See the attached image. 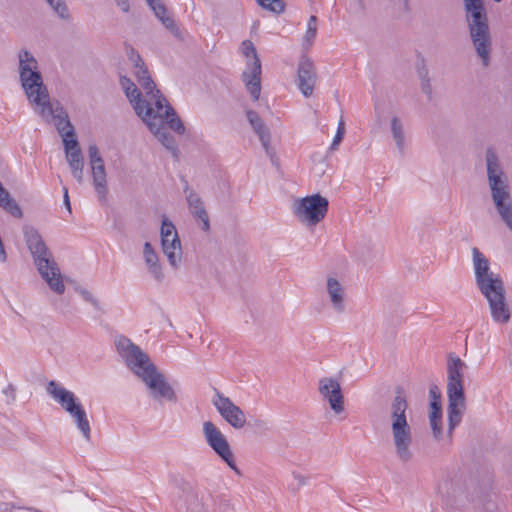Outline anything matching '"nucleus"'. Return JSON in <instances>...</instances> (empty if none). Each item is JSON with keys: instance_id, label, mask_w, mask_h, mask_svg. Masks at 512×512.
<instances>
[{"instance_id": "3", "label": "nucleus", "mask_w": 512, "mask_h": 512, "mask_svg": "<svg viewBox=\"0 0 512 512\" xmlns=\"http://www.w3.org/2000/svg\"><path fill=\"white\" fill-rule=\"evenodd\" d=\"M408 402L401 390H398L387 408V420L396 458L407 464L412 461L413 431L408 422Z\"/></svg>"}, {"instance_id": "26", "label": "nucleus", "mask_w": 512, "mask_h": 512, "mask_svg": "<svg viewBox=\"0 0 512 512\" xmlns=\"http://www.w3.org/2000/svg\"><path fill=\"white\" fill-rule=\"evenodd\" d=\"M187 204L191 214L202 223V230L208 232L210 230L209 215L206 211L203 200L199 194H189L187 197Z\"/></svg>"}, {"instance_id": "41", "label": "nucleus", "mask_w": 512, "mask_h": 512, "mask_svg": "<svg viewBox=\"0 0 512 512\" xmlns=\"http://www.w3.org/2000/svg\"><path fill=\"white\" fill-rule=\"evenodd\" d=\"M345 132H346V130H345V122H344L343 118L341 117L340 120H339V123H338L336 134H335L334 139H333V141L331 143V146L329 148L330 151H334V150H336L338 148L339 144L343 140Z\"/></svg>"}, {"instance_id": "22", "label": "nucleus", "mask_w": 512, "mask_h": 512, "mask_svg": "<svg viewBox=\"0 0 512 512\" xmlns=\"http://www.w3.org/2000/svg\"><path fill=\"white\" fill-rule=\"evenodd\" d=\"M210 500L208 493L189 487L183 490L181 507L186 512H209Z\"/></svg>"}, {"instance_id": "13", "label": "nucleus", "mask_w": 512, "mask_h": 512, "mask_svg": "<svg viewBox=\"0 0 512 512\" xmlns=\"http://www.w3.org/2000/svg\"><path fill=\"white\" fill-rule=\"evenodd\" d=\"M212 403L221 417L234 429H242L246 425V416L243 410L216 389Z\"/></svg>"}, {"instance_id": "55", "label": "nucleus", "mask_w": 512, "mask_h": 512, "mask_svg": "<svg viewBox=\"0 0 512 512\" xmlns=\"http://www.w3.org/2000/svg\"><path fill=\"white\" fill-rule=\"evenodd\" d=\"M494 1H495V2H497V3H499V2H501L502 0H494Z\"/></svg>"}, {"instance_id": "27", "label": "nucleus", "mask_w": 512, "mask_h": 512, "mask_svg": "<svg viewBox=\"0 0 512 512\" xmlns=\"http://www.w3.org/2000/svg\"><path fill=\"white\" fill-rule=\"evenodd\" d=\"M391 135L394 140L395 146L400 155L405 153L407 148V137L404 129L403 122L398 116H393L390 120Z\"/></svg>"}, {"instance_id": "44", "label": "nucleus", "mask_w": 512, "mask_h": 512, "mask_svg": "<svg viewBox=\"0 0 512 512\" xmlns=\"http://www.w3.org/2000/svg\"><path fill=\"white\" fill-rule=\"evenodd\" d=\"M431 429L433 431V435L435 439L439 440L442 437V426H441V418H436L433 420H429Z\"/></svg>"}, {"instance_id": "18", "label": "nucleus", "mask_w": 512, "mask_h": 512, "mask_svg": "<svg viewBox=\"0 0 512 512\" xmlns=\"http://www.w3.org/2000/svg\"><path fill=\"white\" fill-rule=\"evenodd\" d=\"M317 82V73L313 61L302 56L298 64L297 85L303 96L310 97L313 94Z\"/></svg>"}, {"instance_id": "15", "label": "nucleus", "mask_w": 512, "mask_h": 512, "mask_svg": "<svg viewBox=\"0 0 512 512\" xmlns=\"http://www.w3.org/2000/svg\"><path fill=\"white\" fill-rule=\"evenodd\" d=\"M485 162L490 192H507L508 177L503 171L500 159L494 148L488 147L486 149Z\"/></svg>"}, {"instance_id": "53", "label": "nucleus", "mask_w": 512, "mask_h": 512, "mask_svg": "<svg viewBox=\"0 0 512 512\" xmlns=\"http://www.w3.org/2000/svg\"><path fill=\"white\" fill-rule=\"evenodd\" d=\"M99 201L104 204L106 202V194H100Z\"/></svg>"}, {"instance_id": "11", "label": "nucleus", "mask_w": 512, "mask_h": 512, "mask_svg": "<svg viewBox=\"0 0 512 512\" xmlns=\"http://www.w3.org/2000/svg\"><path fill=\"white\" fill-rule=\"evenodd\" d=\"M242 51L247 58L252 57V62L247 64V69L243 72L242 78L252 99L257 101L261 92V62L250 40L242 42Z\"/></svg>"}, {"instance_id": "54", "label": "nucleus", "mask_w": 512, "mask_h": 512, "mask_svg": "<svg viewBox=\"0 0 512 512\" xmlns=\"http://www.w3.org/2000/svg\"><path fill=\"white\" fill-rule=\"evenodd\" d=\"M404 6H405V10L408 11L409 10V0H404Z\"/></svg>"}, {"instance_id": "51", "label": "nucleus", "mask_w": 512, "mask_h": 512, "mask_svg": "<svg viewBox=\"0 0 512 512\" xmlns=\"http://www.w3.org/2000/svg\"><path fill=\"white\" fill-rule=\"evenodd\" d=\"M63 203H64L66 209L68 210V212L71 214L72 209H71L69 194H64V196H63Z\"/></svg>"}, {"instance_id": "49", "label": "nucleus", "mask_w": 512, "mask_h": 512, "mask_svg": "<svg viewBox=\"0 0 512 512\" xmlns=\"http://www.w3.org/2000/svg\"><path fill=\"white\" fill-rule=\"evenodd\" d=\"M429 395L431 397V401H441V395L437 386L430 387Z\"/></svg>"}, {"instance_id": "16", "label": "nucleus", "mask_w": 512, "mask_h": 512, "mask_svg": "<svg viewBox=\"0 0 512 512\" xmlns=\"http://www.w3.org/2000/svg\"><path fill=\"white\" fill-rule=\"evenodd\" d=\"M325 294L334 313L342 315L346 312L347 291L343 282L335 276H328L326 279Z\"/></svg>"}, {"instance_id": "12", "label": "nucleus", "mask_w": 512, "mask_h": 512, "mask_svg": "<svg viewBox=\"0 0 512 512\" xmlns=\"http://www.w3.org/2000/svg\"><path fill=\"white\" fill-rule=\"evenodd\" d=\"M162 251L173 268H178L182 259L181 242L174 224L163 218L161 225Z\"/></svg>"}, {"instance_id": "46", "label": "nucleus", "mask_w": 512, "mask_h": 512, "mask_svg": "<svg viewBox=\"0 0 512 512\" xmlns=\"http://www.w3.org/2000/svg\"><path fill=\"white\" fill-rule=\"evenodd\" d=\"M81 296L83 299L89 303H91L95 308L99 309V302L98 300L90 293L89 291L85 289L79 290Z\"/></svg>"}, {"instance_id": "24", "label": "nucleus", "mask_w": 512, "mask_h": 512, "mask_svg": "<svg viewBox=\"0 0 512 512\" xmlns=\"http://www.w3.org/2000/svg\"><path fill=\"white\" fill-rule=\"evenodd\" d=\"M28 101L32 105L39 107V114L41 117H46V110L50 109V95L48 88L43 82L39 81L38 86L31 85L29 88H22Z\"/></svg>"}, {"instance_id": "32", "label": "nucleus", "mask_w": 512, "mask_h": 512, "mask_svg": "<svg viewBox=\"0 0 512 512\" xmlns=\"http://www.w3.org/2000/svg\"><path fill=\"white\" fill-rule=\"evenodd\" d=\"M164 115L165 126L168 125L171 130L180 135L185 133V126L171 105H166Z\"/></svg>"}, {"instance_id": "4", "label": "nucleus", "mask_w": 512, "mask_h": 512, "mask_svg": "<svg viewBox=\"0 0 512 512\" xmlns=\"http://www.w3.org/2000/svg\"><path fill=\"white\" fill-rule=\"evenodd\" d=\"M24 237L30 250L37 269L46 281L49 288L57 294L65 292V285L62 280L60 269L51 256V253L44 243L39 232L32 226L25 225L23 228Z\"/></svg>"}, {"instance_id": "1", "label": "nucleus", "mask_w": 512, "mask_h": 512, "mask_svg": "<svg viewBox=\"0 0 512 512\" xmlns=\"http://www.w3.org/2000/svg\"><path fill=\"white\" fill-rule=\"evenodd\" d=\"M119 355L127 366L147 385L151 397L159 403L163 401L176 402L177 396L164 375L158 371L149 356L126 337L116 340Z\"/></svg>"}, {"instance_id": "8", "label": "nucleus", "mask_w": 512, "mask_h": 512, "mask_svg": "<svg viewBox=\"0 0 512 512\" xmlns=\"http://www.w3.org/2000/svg\"><path fill=\"white\" fill-rule=\"evenodd\" d=\"M46 391L70 415L85 440L89 441L91 438L90 422L76 395L59 386L54 380L47 384Z\"/></svg>"}, {"instance_id": "10", "label": "nucleus", "mask_w": 512, "mask_h": 512, "mask_svg": "<svg viewBox=\"0 0 512 512\" xmlns=\"http://www.w3.org/2000/svg\"><path fill=\"white\" fill-rule=\"evenodd\" d=\"M328 200L320 194H311L294 203V213L307 226H316L328 211Z\"/></svg>"}, {"instance_id": "23", "label": "nucleus", "mask_w": 512, "mask_h": 512, "mask_svg": "<svg viewBox=\"0 0 512 512\" xmlns=\"http://www.w3.org/2000/svg\"><path fill=\"white\" fill-rule=\"evenodd\" d=\"M63 145L66 160L69 164L72 174L78 181H81L83 175L84 160L77 137L72 139H64Z\"/></svg>"}, {"instance_id": "52", "label": "nucleus", "mask_w": 512, "mask_h": 512, "mask_svg": "<svg viewBox=\"0 0 512 512\" xmlns=\"http://www.w3.org/2000/svg\"><path fill=\"white\" fill-rule=\"evenodd\" d=\"M146 2L148 6L151 8V10L153 9V6L156 7L162 4L161 0H146Z\"/></svg>"}, {"instance_id": "19", "label": "nucleus", "mask_w": 512, "mask_h": 512, "mask_svg": "<svg viewBox=\"0 0 512 512\" xmlns=\"http://www.w3.org/2000/svg\"><path fill=\"white\" fill-rule=\"evenodd\" d=\"M247 119L252 126L271 162L277 165V157L275 150L270 145L271 134L269 128L264 124L261 117L253 110L246 111Z\"/></svg>"}, {"instance_id": "50", "label": "nucleus", "mask_w": 512, "mask_h": 512, "mask_svg": "<svg viewBox=\"0 0 512 512\" xmlns=\"http://www.w3.org/2000/svg\"><path fill=\"white\" fill-rule=\"evenodd\" d=\"M115 1L117 3L118 7H120V9L123 12H125V13L129 12V10H130L129 0H115Z\"/></svg>"}, {"instance_id": "48", "label": "nucleus", "mask_w": 512, "mask_h": 512, "mask_svg": "<svg viewBox=\"0 0 512 512\" xmlns=\"http://www.w3.org/2000/svg\"><path fill=\"white\" fill-rule=\"evenodd\" d=\"M130 60L134 63L135 69H139L140 67H146L141 56L138 53H136L134 49L131 50Z\"/></svg>"}, {"instance_id": "28", "label": "nucleus", "mask_w": 512, "mask_h": 512, "mask_svg": "<svg viewBox=\"0 0 512 512\" xmlns=\"http://www.w3.org/2000/svg\"><path fill=\"white\" fill-rule=\"evenodd\" d=\"M143 255H144L145 263H146L151 275L157 281H162L164 278V274L162 272V267L159 263V259H158L156 252L154 251L152 245L149 242H146L144 244Z\"/></svg>"}, {"instance_id": "31", "label": "nucleus", "mask_w": 512, "mask_h": 512, "mask_svg": "<svg viewBox=\"0 0 512 512\" xmlns=\"http://www.w3.org/2000/svg\"><path fill=\"white\" fill-rule=\"evenodd\" d=\"M19 75L39 70L38 61L27 49H21L18 53Z\"/></svg>"}, {"instance_id": "34", "label": "nucleus", "mask_w": 512, "mask_h": 512, "mask_svg": "<svg viewBox=\"0 0 512 512\" xmlns=\"http://www.w3.org/2000/svg\"><path fill=\"white\" fill-rule=\"evenodd\" d=\"M135 76H136L139 84L141 85V87L144 89L145 93L147 95H150V93L152 91L151 89L155 88V83L152 80V78L150 77L147 68L140 67L139 69H136Z\"/></svg>"}, {"instance_id": "40", "label": "nucleus", "mask_w": 512, "mask_h": 512, "mask_svg": "<svg viewBox=\"0 0 512 512\" xmlns=\"http://www.w3.org/2000/svg\"><path fill=\"white\" fill-rule=\"evenodd\" d=\"M54 12L64 20L70 18L68 7L64 0H46Z\"/></svg>"}, {"instance_id": "25", "label": "nucleus", "mask_w": 512, "mask_h": 512, "mask_svg": "<svg viewBox=\"0 0 512 512\" xmlns=\"http://www.w3.org/2000/svg\"><path fill=\"white\" fill-rule=\"evenodd\" d=\"M495 209L506 227L512 231V198L511 194H492Z\"/></svg>"}, {"instance_id": "38", "label": "nucleus", "mask_w": 512, "mask_h": 512, "mask_svg": "<svg viewBox=\"0 0 512 512\" xmlns=\"http://www.w3.org/2000/svg\"><path fill=\"white\" fill-rule=\"evenodd\" d=\"M308 484V477L293 471L291 473V482L288 486V489L292 491L293 493L298 492L302 487L306 486Z\"/></svg>"}, {"instance_id": "42", "label": "nucleus", "mask_w": 512, "mask_h": 512, "mask_svg": "<svg viewBox=\"0 0 512 512\" xmlns=\"http://www.w3.org/2000/svg\"><path fill=\"white\" fill-rule=\"evenodd\" d=\"M88 154L91 165L103 162V159L99 153V149L95 144L89 145Z\"/></svg>"}, {"instance_id": "2", "label": "nucleus", "mask_w": 512, "mask_h": 512, "mask_svg": "<svg viewBox=\"0 0 512 512\" xmlns=\"http://www.w3.org/2000/svg\"><path fill=\"white\" fill-rule=\"evenodd\" d=\"M472 256L476 285L489 304L493 321L501 325L507 324L511 311L501 276L490 269L489 260L478 248L472 249Z\"/></svg>"}, {"instance_id": "33", "label": "nucleus", "mask_w": 512, "mask_h": 512, "mask_svg": "<svg viewBox=\"0 0 512 512\" xmlns=\"http://www.w3.org/2000/svg\"><path fill=\"white\" fill-rule=\"evenodd\" d=\"M0 207L15 218H22L23 212L11 194H0Z\"/></svg>"}, {"instance_id": "14", "label": "nucleus", "mask_w": 512, "mask_h": 512, "mask_svg": "<svg viewBox=\"0 0 512 512\" xmlns=\"http://www.w3.org/2000/svg\"><path fill=\"white\" fill-rule=\"evenodd\" d=\"M318 393L321 399L329 404L335 415L345 410V399L340 382L334 377H323L318 381Z\"/></svg>"}, {"instance_id": "30", "label": "nucleus", "mask_w": 512, "mask_h": 512, "mask_svg": "<svg viewBox=\"0 0 512 512\" xmlns=\"http://www.w3.org/2000/svg\"><path fill=\"white\" fill-rule=\"evenodd\" d=\"M152 11H153L154 15L165 26L166 29H168L175 37H177V38L181 37V33H180L178 26L176 25L174 19L167 15V8L163 3L156 7L153 6Z\"/></svg>"}, {"instance_id": "6", "label": "nucleus", "mask_w": 512, "mask_h": 512, "mask_svg": "<svg viewBox=\"0 0 512 512\" xmlns=\"http://www.w3.org/2000/svg\"><path fill=\"white\" fill-rule=\"evenodd\" d=\"M466 364L455 354L450 353L447 360V396H448V434L460 424L466 409L463 385V371Z\"/></svg>"}, {"instance_id": "35", "label": "nucleus", "mask_w": 512, "mask_h": 512, "mask_svg": "<svg viewBox=\"0 0 512 512\" xmlns=\"http://www.w3.org/2000/svg\"><path fill=\"white\" fill-rule=\"evenodd\" d=\"M317 29L318 18L315 15H311L307 23V30L303 36V45L306 47L312 46L313 41L317 35Z\"/></svg>"}, {"instance_id": "17", "label": "nucleus", "mask_w": 512, "mask_h": 512, "mask_svg": "<svg viewBox=\"0 0 512 512\" xmlns=\"http://www.w3.org/2000/svg\"><path fill=\"white\" fill-rule=\"evenodd\" d=\"M120 85L138 117L142 119L145 116L151 115V103L144 98L140 90L130 78L121 76Z\"/></svg>"}, {"instance_id": "45", "label": "nucleus", "mask_w": 512, "mask_h": 512, "mask_svg": "<svg viewBox=\"0 0 512 512\" xmlns=\"http://www.w3.org/2000/svg\"><path fill=\"white\" fill-rule=\"evenodd\" d=\"M2 393L5 395L6 402L8 404H10V403L15 401V399H16V389H15L13 384H8L7 387H5L2 390Z\"/></svg>"}, {"instance_id": "37", "label": "nucleus", "mask_w": 512, "mask_h": 512, "mask_svg": "<svg viewBox=\"0 0 512 512\" xmlns=\"http://www.w3.org/2000/svg\"><path fill=\"white\" fill-rule=\"evenodd\" d=\"M256 3L263 9L275 13L281 14L285 10V3L283 0H255Z\"/></svg>"}, {"instance_id": "29", "label": "nucleus", "mask_w": 512, "mask_h": 512, "mask_svg": "<svg viewBox=\"0 0 512 512\" xmlns=\"http://www.w3.org/2000/svg\"><path fill=\"white\" fill-rule=\"evenodd\" d=\"M150 95L145 93L144 98L151 103L152 111H151V119L154 120L156 117H160L162 121H164V111L166 109V105H170L166 98L161 94L160 90L156 87L151 89Z\"/></svg>"}, {"instance_id": "7", "label": "nucleus", "mask_w": 512, "mask_h": 512, "mask_svg": "<svg viewBox=\"0 0 512 512\" xmlns=\"http://www.w3.org/2000/svg\"><path fill=\"white\" fill-rule=\"evenodd\" d=\"M439 492L446 498L463 503L464 499L475 506L489 510L492 502V492L487 487L471 484L466 487L464 481L458 477H446L438 486Z\"/></svg>"}, {"instance_id": "36", "label": "nucleus", "mask_w": 512, "mask_h": 512, "mask_svg": "<svg viewBox=\"0 0 512 512\" xmlns=\"http://www.w3.org/2000/svg\"><path fill=\"white\" fill-rule=\"evenodd\" d=\"M93 181L97 189L105 188L106 172L104 163H97L91 165Z\"/></svg>"}, {"instance_id": "5", "label": "nucleus", "mask_w": 512, "mask_h": 512, "mask_svg": "<svg viewBox=\"0 0 512 512\" xmlns=\"http://www.w3.org/2000/svg\"><path fill=\"white\" fill-rule=\"evenodd\" d=\"M470 38L484 67L490 64L492 39L483 0H463Z\"/></svg>"}, {"instance_id": "47", "label": "nucleus", "mask_w": 512, "mask_h": 512, "mask_svg": "<svg viewBox=\"0 0 512 512\" xmlns=\"http://www.w3.org/2000/svg\"><path fill=\"white\" fill-rule=\"evenodd\" d=\"M427 74V71H425L424 75L421 74V88L426 95L430 96L432 94V87L430 84V79L427 77Z\"/></svg>"}, {"instance_id": "20", "label": "nucleus", "mask_w": 512, "mask_h": 512, "mask_svg": "<svg viewBox=\"0 0 512 512\" xmlns=\"http://www.w3.org/2000/svg\"><path fill=\"white\" fill-rule=\"evenodd\" d=\"M50 117L54 121V125L62 138V142H64V139L77 137L75 128L70 122L67 112L61 105L58 104L54 107L52 103L50 104V109L46 110V117L43 118L48 121Z\"/></svg>"}, {"instance_id": "39", "label": "nucleus", "mask_w": 512, "mask_h": 512, "mask_svg": "<svg viewBox=\"0 0 512 512\" xmlns=\"http://www.w3.org/2000/svg\"><path fill=\"white\" fill-rule=\"evenodd\" d=\"M19 78L22 88H29L31 85L38 86L39 81L43 79L42 74L39 70L29 72L27 74H21L19 75Z\"/></svg>"}, {"instance_id": "9", "label": "nucleus", "mask_w": 512, "mask_h": 512, "mask_svg": "<svg viewBox=\"0 0 512 512\" xmlns=\"http://www.w3.org/2000/svg\"><path fill=\"white\" fill-rule=\"evenodd\" d=\"M202 433L207 445L224 461L235 473L241 475L236 465L233 450L222 431L212 422L205 421L202 424Z\"/></svg>"}, {"instance_id": "43", "label": "nucleus", "mask_w": 512, "mask_h": 512, "mask_svg": "<svg viewBox=\"0 0 512 512\" xmlns=\"http://www.w3.org/2000/svg\"><path fill=\"white\" fill-rule=\"evenodd\" d=\"M441 417H442L441 401H431L430 402L429 420H433V419L441 418Z\"/></svg>"}, {"instance_id": "21", "label": "nucleus", "mask_w": 512, "mask_h": 512, "mask_svg": "<svg viewBox=\"0 0 512 512\" xmlns=\"http://www.w3.org/2000/svg\"><path fill=\"white\" fill-rule=\"evenodd\" d=\"M143 122L148 126L149 130L158 138L162 145L172 153L177 159L179 150L177 148L174 137L168 132L164 121L160 117L151 119V115L142 118Z\"/></svg>"}]
</instances>
